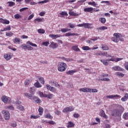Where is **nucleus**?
Segmentation results:
<instances>
[{
  "label": "nucleus",
  "mask_w": 128,
  "mask_h": 128,
  "mask_svg": "<svg viewBox=\"0 0 128 128\" xmlns=\"http://www.w3.org/2000/svg\"><path fill=\"white\" fill-rule=\"evenodd\" d=\"M123 60L122 58H111L108 60H100V62L104 64V66H108V60H110V62H120V60Z\"/></svg>",
  "instance_id": "1"
},
{
  "label": "nucleus",
  "mask_w": 128,
  "mask_h": 128,
  "mask_svg": "<svg viewBox=\"0 0 128 128\" xmlns=\"http://www.w3.org/2000/svg\"><path fill=\"white\" fill-rule=\"evenodd\" d=\"M124 108L121 107L119 109H115L113 110L112 116H120L124 112Z\"/></svg>",
  "instance_id": "2"
},
{
  "label": "nucleus",
  "mask_w": 128,
  "mask_h": 128,
  "mask_svg": "<svg viewBox=\"0 0 128 128\" xmlns=\"http://www.w3.org/2000/svg\"><path fill=\"white\" fill-rule=\"evenodd\" d=\"M113 36L114 37H112L111 40L114 42H120V38H124V35L120 33H114Z\"/></svg>",
  "instance_id": "3"
},
{
  "label": "nucleus",
  "mask_w": 128,
  "mask_h": 128,
  "mask_svg": "<svg viewBox=\"0 0 128 128\" xmlns=\"http://www.w3.org/2000/svg\"><path fill=\"white\" fill-rule=\"evenodd\" d=\"M66 64L64 62H60L58 65V72H64L66 70Z\"/></svg>",
  "instance_id": "4"
},
{
  "label": "nucleus",
  "mask_w": 128,
  "mask_h": 128,
  "mask_svg": "<svg viewBox=\"0 0 128 128\" xmlns=\"http://www.w3.org/2000/svg\"><path fill=\"white\" fill-rule=\"evenodd\" d=\"M92 24H90V23H84L82 24H78L77 25V26H79L80 28L84 26V28H92Z\"/></svg>",
  "instance_id": "5"
},
{
  "label": "nucleus",
  "mask_w": 128,
  "mask_h": 128,
  "mask_svg": "<svg viewBox=\"0 0 128 128\" xmlns=\"http://www.w3.org/2000/svg\"><path fill=\"white\" fill-rule=\"evenodd\" d=\"M2 114H4V118L6 120H10V112L8 111L3 110L2 112Z\"/></svg>",
  "instance_id": "6"
},
{
  "label": "nucleus",
  "mask_w": 128,
  "mask_h": 128,
  "mask_svg": "<svg viewBox=\"0 0 128 128\" xmlns=\"http://www.w3.org/2000/svg\"><path fill=\"white\" fill-rule=\"evenodd\" d=\"M2 102H4V104H8V102H12V100L10 99V98L6 96H4L2 97Z\"/></svg>",
  "instance_id": "7"
},
{
  "label": "nucleus",
  "mask_w": 128,
  "mask_h": 128,
  "mask_svg": "<svg viewBox=\"0 0 128 128\" xmlns=\"http://www.w3.org/2000/svg\"><path fill=\"white\" fill-rule=\"evenodd\" d=\"M74 108L72 106H70L63 109L62 112H74Z\"/></svg>",
  "instance_id": "8"
},
{
  "label": "nucleus",
  "mask_w": 128,
  "mask_h": 128,
  "mask_svg": "<svg viewBox=\"0 0 128 128\" xmlns=\"http://www.w3.org/2000/svg\"><path fill=\"white\" fill-rule=\"evenodd\" d=\"M112 70L118 72H124V68H122V67L120 66H114L112 68Z\"/></svg>",
  "instance_id": "9"
},
{
  "label": "nucleus",
  "mask_w": 128,
  "mask_h": 128,
  "mask_svg": "<svg viewBox=\"0 0 128 128\" xmlns=\"http://www.w3.org/2000/svg\"><path fill=\"white\" fill-rule=\"evenodd\" d=\"M0 22L3 24H10V20L2 18H0Z\"/></svg>",
  "instance_id": "10"
},
{
  "label": "nucleus",
  "mask_w": 128,
  "mask_h": 128,
  "mask_svg": "<svg viewBox=\"0 0 128 128\" xmlns=\"http://www.w3.org/2000/svg\"><path fill=\"white\" fill-rule=\"evenodd\" d=\"M50 84H52V86H56V88H60V85L58 84V82L56 80H52L50 82Z\"/></svg>",
  "instance_id": "11"
},
{
  "label": "nucleus",
  "mask_w": 128,
  "mask_h": 128,
  "mask_svg": "<svg viewBox=\"0 0 128 128\" xmlns=\"http://www.w3.org/2000/svg\"><path fill=\"white\" fill-rule=\"evenodd\" d=\"M24 95L26 98H30V100H34L36 96H32V94H30L28 93L24 92Z\"/></svg>",
  "instance_id": "12"
},
{
  "label": "nucleus",
  "mask_w": 128,
  "mask_h": 128,
  "mask_svg": "<svg viewBox=\"0 0 128 128\" xmlns=\"http://www.w3.org/2000/svg\"><path fill=\"white\" fill-rule=\"evenodd\" d=\"M80 36V34L78 33H72L70 32H68L65 34V36Z\"/></svg>",
  "instance_id": "13"
},
{
  "label": "nucleus",
  "mask_w": 128,
  "mask_h": 128,
  "mask_svg": "<svg viewBox=\"0 0 128 128\" xmlns=\"http://www.w3.org/2000/svg\"><path fill=\"white\" fill-rule=\"evenodd\" d=\"M92 10H94V8L92 7L84 8V12H90L91 14H92Z\"/></svg>",
  "instance_id": "14"
},
{
  "label": "nucleus",
  "mask_w": 128,
  "mask_h": 128,
  "mask_svg": "<svg viewBox=\"0 0 128 128\" xmlns=\"http://www.w3.org/2000/svg\"><path fill=\"white\" fill-rule=\"evenodd\" d=\"M58 46V44L54 42H51L50 45L49 46V48H56Z\"/></svg>",
  "instance_id": "15"
},
{
  "label": "nucleus",
  "mask_w": 128,
  "mask_h": 128,
  "mask_svg": "<svg viewBox=\"0 0 128 128\" xmlns=\"http://www.w3.org/2000/svg\"><path fill=\"white\" fill-rule=\"evenodd\" d=\"M60 60H64L65 62H72L74 60V59L70 58H66L65 57H60Z\"/></svg>",
  "instance_id": "16"
},
{
  "label": "nucleus",
  "mask_w": 128,
  "mask_h": 128,
  "mask_svg": "<svg viewBox=\"0 0 128 128\" xmlns=\"http://www.w3.org/2000/svg\"><path fill=\"white\" fill-rule=\"evenodd\" d=\"M80 92H90V88H84L79 89Z\"/></svg>",
  "instance_id": "17"
},
{
  "label": "nucleus",
  "mask_w": 128,
  "mask_h": 128,
  "mask_svg": "<svg viewBox=\"0 0 128 128\" xmlns=\"http://www.w3.org/2000/svg\"><path fill=\"white\" fill-rule=\"evenodd\" d=\"M49 36L52 38H60V34H50Z\"/></svg>",
  "instance_id": "18"
},
{
  "label": "nucleus",
  "mask_w": 128,
  "mask_h": 128,
  "mask_svg": "<svg viewBox=\"0 0 128 128\" xmlns=\"http://www.w3.org/2000/svg\"><path fill=\"white\" fill-rule=\"evenodd\" d=\"M100 116L102 118H108V116L106 114V113L104 112V111L103 110H101L100 112Z\"/></svg>",
  "instance_id": "19"
},
{
  "label": "nucleus",
  "mask_w": 128,
  "mask_h": 128,
  "mask_svg": "<svg viewBox=\"0 0 128 128\" xmlns=\"http://www.w3.org/2000/svg\"><path fill=\"white\" fill-rule=\"evenodd\" d=\"M4 58L6 60H10L12 58V56L10 54H4Z\"/></svg>",
  "instance_id": "20"
},
{
  "label": "nucleus",
  "mask_w": 128,
  "mask_h": 128,
  "mask_svg": "<svg viewBox=\"0 0 128 128\" xmlns=\"http://www.w3.org/2000/svg\"><path fill=\"white\" fill-rule=\"evenodd\" d=\"M44 22V18H36L34 20V22L36 24V22Z\"/></svg>",
  "instance_id": "21"
},
{
  "label": "nucleus",
  "mask_w": 128,
  "mask_h": 128,
  "mask_svg": "<svg viewBox=\"0 0 128 128\" xmlns=\"http://www.w3.org/2000/svg\"><path fill=\"white\" fill-rule=\"evenodd\" d=\"M128 100V94L126 93L124 96L121 98L122 102H126Z\"/></svg>",
  "instance_id": "22"
},
{
  "label": "nucleus",
  "mask_w": 128,
  "mask_h": 128,
  "mask_svg": "<svg viewBox=\"0 0 128 128\" xmlns=\"http://www.w3.org/2000/svg\"><path fill=\"white\" fill-rule=\"evenodd\" d=\"M72 48L73 50H74V52H80V49L78 48V46H72Z\"/></svg>",
  "instance_id": "23"
},
{
  "label": "nucleus",
  "mask_w": 128,
  "mask_h": 128,
  "mask_svg": "<svg viewBox=\"0 0 128 128\" xmlns=\"http://www.w3.org/2000/svg\"><path fill=\"white\" fill-rule=\"evenodd\" d=\"M70 30H72L68 28H62L61 29V32L63 33L68 32H70Z\"/></svg>",
  "instance_id": "24"
},
{
  "label": "nucleus",
  "mask_w": 128,
  "mask_h": 128,
  "mask_svg": "<svg viewBox=\"0 0 128 128\" xmlns=\"http://www.w3.org/2000/svg\"><path fill=\"white\" fill-rule=\"evenodd\" d=\"M101 56H106V58H108V56L112 58V56L108 54V52H101Z\"/></svg>",
  "instance_id": "25"
},
{
  "label": "nucleus",
  "mask_w": 128,
  "mask_h": 128,
  "mask_svg": "<svg viewBox=\"0 0 128 128\" xmlns=\"http://www.w3.org/2000/svg\"><path fill=\"white\" fill-rule=\"evenodd\" d=\"M68 14L70 16H78V14L74 12V11L69 12Z\"/></svg>",
  "instance_id": "26"
},
{
  "label": "nucleus",
  "mask_w": 128,
  "mask_h": 128,
  "mask_svg": "<svg viewBox=\"0 0 128 128\" xmlns=\"http://www.w3.org/2000/svg\"><path fill=\"white\" fill-rule=\"evenodd\" d=\"M76 72V70H70L69 71H68L66 72V74H70V76H72Z\"/></svg>",
  "instance_id": "27"
},
{
  "label": "nucleus",
  "mask_w": 128,
  "mask_h": 128,
  "mask_svg": "<svg viewBox=\"0 0 128 128\" xmlns=\"http://www.w3.org/2000/svg\"><path fill=\"white\" fill-rule=\"evenodd\" d=\"M38 112L40 116H42V114H44V108L41 106H39Z\"/></svg>",
  "instance_id": "28"
},
{
  "label": "nucleus",
  "mask_w": 128,
  "mask_h": 128,
  "mask_svg": "<svg viewBox=\"0 0 128 128\" xmlns=\"http://www.w3.org/2000/svg\"><path fill=\"white\" fill-rule=\"evenodd\" d=\"M96 30H108V27L106 26H102L100 28H98Z\"/></svg>",
  "instance_id": "29"
},
{
  "label": "nucleus",
  "mask_w": 128,
  "mask_h": 128,
  "mask_svg": "<svg viewBox=\"0 0 128 128\" xmlns=\"http://www.w3.org/2000/svg\"><path fill=\"white\" fill-rule=\"evenodd\" d=\"M14 44H20V38H16L13 40Z\"/></svg>",
  "instance_id": "30"
},
{
  "label": "nucleus",
  "mask_w": 128,
  "mask_h": 128,
  "mask_svg": "<svg viewBox=\"0 0 128 128\" xmlns=\"http://www.w3.org/2000/svg\"><path fill=\"white\" fill-rule=\"evenodd\" d=\"M102 48L103 50H109L108 46L106 44H102Z\"/></svg>",
  "instance_id": "31"
},
{
  "label": "nucleus",
  "mask_w": 128,
  "mask_h": 128,
  "mask_svg": "<svg viewBox=\"0 0 128 128\" xmlns=\"http://www.w3.org/2000/svg\"><path fill=\"white\" fill-rule=\"evenodd\" d=\"M26 44H30V46H34L35 48L38 47V45H36V44H34L32 42L30 41L27 42Z\"/></svg>",
  "instance_id": "32"
},
{
  "label": "nucleus",
  "mask_w": 128,
  "mask_h": 128,
  "mask_svg": "<svg viewBox=\"0 0 128 128\" xmlns=\"http://www.w3.org/2000/svg\"><path fill=\"white\" fill-rule=\"evenodd\" d=\"M115 74L117 76H121V78H122L123 76H124V74L120 72H116L115 73Z\"/></svg>",
  "instance_id": "33"
},
{
  "label": "nucleus",
  "mask_w": 128,
  "mask_h": 128,
  "mask_svg": "<svg viewBox=\"0 0 128 128\" xmlns=\"http://www.w3.org/2000/svg\"><path fill=\"white\" fill-rule=\"evenodd\" d=\"M6 110H14V108L12 106H8L6 107Z\"/></svg>",
  "instance_id": "34"
},
{
  "label": "nucleus",
  "mask_w": 128,
  "mask_h": 128,
  "mask_svg": "<svg viewBox=\"0 0 128 128\" xmlns=\"http://www.w3.org/2000/svg\"><path fill=\"white\" fill-rule=\"evenodd\" d=\"M7 4H8V6H10V8L16 6V3H14V2H8Z\"/></svg>",
  "instance_id": "35"
},
{
  "label": "nucleus",
  "mask_w": 128,
  "mask_h": 128,
  "mask_svg": "<svg viewBox=\"0 0 128 128\" xmlns=\"http://www.w3.org/2000/svg\"><path fill=\"white\" fill-rule=\"evenodd\" d=\"M54 96V94H46V95H44V98H48L50 99V98H52V97Z\"/></svg>",
  "instance_id": "36"
},
{
  "label": "nucleus",
  "mask_w": 128,
  "mask_h": 128,
  "mask_svg": "<svg viewBox=\"0 0 128 128\" xmlns=\"http://www.w3.org/2000/svg\"><path fill=\"white\" fill-rule=\"evenodd\" d=\"M35 90H36V87L33 86V87L30 88V92L32 94H34Z\"/></svg>",
  "instance_id": "37"
},
{
  "label": "nucleus",
  "mask_w": 128,
  "mask_h": 128,
  "mask_svg": "<svg viewBox=\"0 0 128 128\" xmlns=\"http://www.w3.org/2000/svg\"><path fill=\"white\" fill-rule=\"evenodd\" d=\"M34 86H36V88H42V84H40V82H38V81L36 82L34 84Z\"/></svg>",
  "instance_id": "38"
},
{
  "label": "nucleus",
  "mask_w": 128,
  "mask_h": 128,
  "mask_svg": "<svg viewBox=\"0 0 128 128\" xmlns=\"http://www.w3.org/2000/svg\"><path fill=\"white\" fill-rule=\"evenodd\" d=\"M14 18H16V20H18V18H22V16H20L18 14H14Z\"/></svg>",
  "instance_id": "39"
},
{
  "label": "nucleus",
  "mask_w": 128,
  "mask_h": 128,
  "mask_svg": "<svg viewBox=\"0 0 128 128\" xmlns=\"http://www.w3.org/2000/svg\"><path fill=\"white\" fill-rule=\"evenodd\" d=\"M44 118H50V120L52 118H54V117L52 116H51V114H48L45 115Z\"/></svg>",
  "instance_id": "40"
},
{
  "label": "nucleus",
  "mask_w": 128,
  "mask_h": 128,
  "mask_svg": "<svg viewBox=\"0 0 128 128\" xmlns=\"http://www.w3.org/2000/svg\"><path fill=\"white\" fill-rule=\"evenodd\" d=\"M99 20L102 24H106V20L104 18H100L99 19Z\"/></svg>",
  "instance_id": "41"
},
{
  "label": "nucleus",
  "mask_w": 128,
  "mask_h": 128,
  "mask_svg": "<svg viewBox=\"0 0 128 128\" xmlns=\"http://www.w3.org/2000/svg\"><path fill=\"white\" fill-rule=\"evenodd\" d=\"M6 36L11 37V36H14V33L12 32H6Z\"/></svg>",
  "instance_id": "42"
},
{
  "label": "nucleus",
  "mask_w": 128,
  "mask_h": 128,
  "mask_svg": "<svg viewBox=\"0 0 128 128\" xmlns=\"http://www.w3.org/2000/svg\"><path fill=\"white\" fill-rule=\"evenodd\" d=\"M34 100L36 104H40L42 102V101H40V99L38 98L35 96Z\"/></svg>",
  "instance_id": "43"
},
{
  "label": "nucleus",
  "mask_w": 128,
  "mask_h": 128,
  "mask_svg": "<svg viewBox=\"0 0 128 128\" xmlns=\"http://www.w3.org/2000/svg\"><path fill=\"white\" fill-rule=\"evenodd\" d=\"M122 118L124 120H128V112H126L123 114Z\"/></svg>",
  "instance_id": "44"
},
{
  "label": "nucleus",
  "mask_w": 128,
  "mask_h": 128,
  "mask_svg": "<svg viewBox=\"0 0 128 128\" xmlns=\"http://www.w3.org/2000/svg\"><path fill=\"white\" fill-rule=\"evenodd\" d=\"M89 92H98V90L96 88H90Z\"/></svg>",
  "instance_id": "45"
},
{
  "label": "nucleus",
  "mask_w": 128,
  "mask_h": 128,
  "mask_svg": "<svg viewBox=\"0 0 128 128\" xmlns=\"http://www.w3.org/2000/svg\"><path fill=\"white\" fill-rule=\"evenodd\" d=\"M74 126V123L72 122H68V124L67 127L68 128H72V126Z\"/></svg>",
  "instance_id": "46"
},
{
  "label": "nucleus",
  "mask_w": 128,
  "mask_h": 128,
  "mask_svg": "<svg viewBox=\"0 0 128 128\" xmlns=\"http://www.w3.org/2000/svg\"><path fill=\"white\" fill-rule=\"evenodd\" d=\"M17 109L19 110H24V107L22 105H18L17 106Z\"/></svg>",
  "instance_id": "47"
},
{
  "label": "nucleus",
  "mask_w": 128,
  "mask_h": 128,
  "mask_svg": "<svg viewBox=\"0 0 128 128\" xmlns=\"http://www.w3.org/2000/svg\"><path fill=\"white\" fill-rule=\"evenodd\" d=\"M12 28H10V26H8L4 28V30L6 32L7 30H10Z\"/></svg>",
  "instance_id": "48"
},
{
  "label": "nucleus",
  "mask_w": 128,
  "mask_h": 128,
  "mask_svg": "<svg viewBox=\"0 0 128 128\" xmlns=\"http://www.w3.org/2000/svg\"><path fill=\"white\" fill-rule=\"evenodd\" d=\"M38 34H44L46 32V31L44 29H38Z\"/></svg>",
  "instance_id": "49"
},
{
  "label": "nucleus",
  "mask_w": 128,
  "mask_h": 128,
  "mask_svg": "<svg viewBox=\"0 0 128 128\" xmlns=\"http://www.w3.org/2000/svg\"><path fill=\"white\" fill-rule=\"evenodd\" d=\"M20 46L23 50H28V46L26 44H22Z\"/></svg>",
  "instance_id": "50"
},
{
  "label": "nucleus",
  "mask_w": 128,
  "mask_h": 128,
  "mask_svg": "<svg viewBox=\"0 0 128 128\" xmlns=\"http://www.w3.org/2000/svg\"><path fill=\"white\" fill-rule=\"evenodd\" d=\"M83 50H90V47L88 46H84L82 47Z\"/></svg>",
  "instance_id": "51"
},
{
  "label": "nucleus",
  "mask_w": 128,
  "mask_h": 128,
  "mask_svg": "<svg viewBox=\"0 0 128 128\" xmlns=\"http://www.w3.org/2000/svg\"><path fill=\"white\" fill-rule=\"evenodd\" d=\"M48 44H50V42H45L42 43V46H48Z\"/></svg>",
  "instance_id": "52"
},
{
  "label": "nucleus",
  "mask_w": 128,
  "mask_h": 128,
  "mask_svg": "<svg viewBox=\"0 0 128 128\" xmlns=\"http://www.w3.org/2000/svg\"><path fill=\"white\" fill-rule=\"evenodd\" d=\"M38 118H40V116L38 115H37V116L31 115L30 116V118H34V120Z\"/></svg>",
  "instance_id": "53"
},
{
  "label": "nucleus",
  "mask_w": 128,
  "mask_h": 128,
  "mask_svg": "<svg viewBox=\"0 0 128 128\" xmlns=\"http://www.w3.org/2000/svg\"><path fill=\"white\" fill-rule=\"evenodd\" d=\"M68 26H70V28H76L74 24L69 23Z\"/></svg>",
  "instance_id": "54"
},
{
  "label": "nucleus",
  "mask_w": 128,
  "mask_h": 128,
  "mask_svg": "<svg viewBox=\"0 0 128 128\" xmlns=\"http://www.w3.org/2000/svg\"><path fill=\"white\" fill-rule=\"evenodd\" d=\"M50 2V0H44L43 1L38 2V4H46V2Z\"/></svg>",
  "instance_id": "55"
},
{
  "label": "nucleus",
  "mask_w": 128,
  "mask_h": 128,
  "mask_svg": "<svg viewBox=\"0 0 128 128\" xmlns=\"http://www.w3.org/2000/svg\"><path fill=\"white\" fill-rule=\"evenodd\" d=\"M124 66L125 70H128V62H126L124 64Z\"/></svg>",
  "instance_id": "56"
},
{
  "label": "nucleus",
  "mask_w": 128,
  "mask_h": 128,
  "mask_svg": "<svg viewBox=\"0 0 128 128\" xmlns=\"http://www.w3.org/2000/svg\"><path fill=\"white\" fill-rule=\"evenodd\" d=\"M46 124H49L54 126V124H56V122L54 121H48V122H46Z\"/></svg>",
  "instance_id": "57"
},
{
  "label": "nucleus",
  "mask_w": 128,
  "mask_h": 128,
  "mask_svg": "<svg viewBox=\"0 0 128 128\" xmlns=\"http://www.w3.org/2000/svg\"><path fill=\"white\" fill-rule=\"evenodd\" d=\"M34 14H32L31 15H30L28 18V20H32V18H34Z\"/></svg>",
  "instance_id": "58"
},
{
  "label": "nucleus",
  "mask_w": 128,
  "mask_h": 128,
  "mask_svg": "<svg viewBox=\"0 0 128 128\" xmlns=\"http://www.w3.org/2000/svg\"><path fill=\"white\" fill-rule=\"evenodd\" d=\"M46 94H44L42 92H40L39 93V96L40 98H44V96H46Z\"/></svg>",
  "instance_id": "59"
},
{
  "label": "nucleus",
  "mask_w": 128,
  "mask_h": 128,
  "mask_svg": "<svg viewBox=\"0 0 128 128\" xmlns=\"http://www.w3.org/2000/svg\"><path fill=\"white\" fill-rule=\"evenodd\" d=\"M11 126H12V128H16V122L11 123Z\"/></svg>",
  "instance_id": "60"
},
{
  "label": "nucleus",
  "mask_w": 128,
  "mask_h": 128,
  "mask_svg": "<svg viewBox=\"0 0 128 128\" xmlns=\"http://www.w3.org/2000/svg\"><path fill=\"white\" fill-rule=\"evenodd\" d=\"M55 114H56V116H60V114H62V112L60 110H56L54 112Z\"/></svg>",
  "instance_id": "61"
},
{
  "label": "nucleus",
  "mask_w": 128,
  "mask_h": 128,
  "mask_svg": "<svg viewBox=\"0 0 128 128\" xmlns=\"http://www.w3.org/2000/svg\"><path fill=\"white\" fill-rule=\"evenodd\" d=\"M28 10V8H23L20 10V12H24V10Z\"/></svg>",
  "instance_id": "62"
},
{
  "label": "nucleus",
  "mask_w": 128,
  "mask_h": 128,
  "mask_svg": "<svg viewBox=\"0 0 128 128\" xmlns=\"http://www.w3.org/2000/svg\"><path fill=\"white\" fill-rule=\"evenodd\" d=\"M60 16H67L68 13L66 12H62L60 13Z\"/></svg>",
  "instance_id": "63"
},
{
  "label": "nucleus",
  "mask_w": 128,
  "mask_h": 128,
  "mask_svg": "<svg viewBox=\"0 0 128 128\" xmlns=\"http://www.w3.org/2000/svg\"><path fill=\"white\" fill-rule=\"evenodd\" d=\"M107 98H114V95H108L106 96Z\"/></svg>",
  "instance_id": "64"
}]
</instances>
